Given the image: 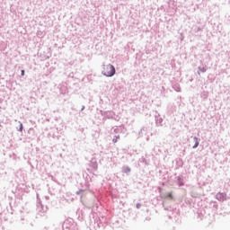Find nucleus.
Wrapping results in <instances>:
<instances>
[{"instance_id":"nucleus-1","label":"nucleus","mask_w":230,"mask_h":230,"mask_svg":"<svg viewBox=\"0 0 230 230\" xmlns=\"http://www.w3.org/2000/svg\"><path fill=\"white\" fill-rule=\"evenodd\" d=\"M102 75H103V76L111 78L114 76V75H116V67H114V66L111 64L106 65L102 71Z\"/></svg>"},{"instance_id":"nucleus-2","label":"nucleus","mask_w":230,"mask_h":230,"mask_svg":"<svg viewBox=\"0 0 230 230\" xmlns=\"http://www.w3.org/2000/svg\"><path fill=\"white\" fill-rule=\"evenodd\" d=\"M88 166L92 168L93 172H98V159H96V157H92L89 161Z\"/></svg>"},{"instance_id":"nucleus-3","label":"nucleus","mask_w":230,"mask_h":230,"mask_svg":"<svg viewBox=\"0 0 230 230\" xmlns=\"http://www.w3.org/2000/svg\"><path fill=\"white\" fill-rule=\"evenodd\" d=\"M216 199L218 202H226V200H229V197L226 192H217L216 194Z\"/></svg>"},{"instance_id":"nucleus-4","label":"nucleus","mask_w":230,"mask_h":230,"mask_svg":"<svg viewBox=\"0 0 230 230\" xmlns=\"http://www.w3.org/2000/svg\"><path fill=\"white\" fill-rule=\"evenodd\" d=\"M36 207H37V211H39V213H48V209H49L48 206H44L40 201V199H38Z\"/></svg>"},{"instance_id":"nucleus-5","label":"nucleus","mask_w":230,"mask_h":230,"mask_svg":"<svg viewBox=\"0 0 230 230\" xmlns=\"http://www.w3.org/2000/svg\"><path fill=\"white\" fill-rule=\"evenodd\" d=\"M155 119L156 127H163V121H164V119L161 117V114H159L158 111H155Z\"/></svg>"},{"instance_id":"nucleus-6","label":"nucleus","mask_w":230,"mask_h":230,"mask_svg":"<svg viewBox=\"0 0 230 230\" xmlns=\"http://www.w3.org/2000/svg\"><path fill=\"white\" fill-rule=\"evenodd\" d=\"M116 113L114 111H104V118L107 119H114Z\"/></svg>"},{"instance_id":"nucleus-7","label":"nucleus","mask_w":230,"mask_h":230,"mask_svg":"<svg viewBox=\"0 0 230 230\" xmlns=\"http://www.w3.org/2000/svg\"><path fill=\"white\" fill-rule=\"evenodd\" d=\"M178 186H184V176L180 175L176 177Z\"/></svg>"},{"instance_id":"nucleus-8","label":"nucleus","mask_w":230,"mask_h":230,"mask_svg":"<svg viewBox=\"0 0 230 230\" xmlns=\"http://www.w3.org/2000/svg\"><path fill=\"white\" fill-rule=\"evenodd\" d=\"M200 98L202 100H207L208 98H209V92H208V91L201 92Z\"/></svg>"},{"instance_id":"nucleus-9","label":"nucleus","mask_w":230,"mask_h":230,"mask_svg":"<svg viewBox=\"0 0 230 230\" xmlns=\"http://www.w3.org/2000/svg\"><path fill=\"white\" fill-rule=\"evenodd\" d=\"M193 141H194V146H192V148H198L199 147V145H200V139L197 137H193Z\"/></svg>"},{"instance_id":"nucleus-10","label":"nucleus","mask_w":230,"mask_h":230,"mask_svg":"<svg viewBox=\"0 0 230 230\" xmlns=\"http://www.w3.org/2000/svg\"><path fill=\"white\" fill-rule=\"evenodd\" d=\"M162 199H169L170 200H173V194L172 192H169L167 194H164L162 196Z\"/></svg>"},{"instance_id":"nucleus-11","label":"nucleus","mask_w":230,"mask_h":230,"mask_svg":"<svg viewBox=\"0 0 230 230\" xmlns=\"http://www.w3.org/2000/svg\"><path fill=\"white\" fill-rule=\"evenodd\" d=\"M204 31V27H199V26L193 27L194 33H201V31Z\"/></svg>"},{"instance_id":"nucleus-12","label":"nucleus","mask_w":230,"mask_h":230,"mask_svg":"<svg viewBox=\"0 0 230 230\" xmlns=\"http://www.w3.org/2000/svg\"><path fill=\"white\" fill-rule=\"evenodd\" d=\"M172 89H174L176 93H181V84L179 83L173 84Z\"/></svg>"},{"instance_id":"nucleus-13","label":"nucleus","mask_w":230,"mask_h":230,"mask_svg":"<svg viewBox=\"0 0 230 230\" xmlns=\"http://www.w3.org/2000/svg\"><path fill=\"white\" fill-rule=\"evenodd\" d=\"M59 93H60V94H66V93H67V86L61 85L59 87Z\"/></svg>"},{"instance_id":"nucleus-14","label":"nucleus","mask_w":230,"mask_h":230,"mask_svg":"<svg viewBox=\"0 0 230 230\" xmlns=\"http://www.w3.org/2000/svg\"><path fill=\"white\" fill-rule=\"evenodd\" d=\"M130 172H132V170L130 169V167H128V166H123V167H122V172H123V173H130Z\"/></svg>"},{"instance_id":"nucleus-15","label":"nucleus","mask_w":230,"mask_h":230,"mask_svg":"<svg viewBox=\"0 0 230 230\" xmlns=\"http://www.w3.org/2000/svg\"><path fill=\"white\" fill-rule=\"evenodd\" d=\"M206 71H208V69L206 67H201V66H199L198 67V75H200V73H206Z\"/></svg>"},{"instance_id":"nucleus-16","label":"nucleus","mask_w":230,"mask_h":230,"mask_svg":"<svg viewBox=\"0 0 230 230\" xmlns=\"http://www.w3.org/2000/svg\"><path fill=\"white\" fill-rule=\"evenodd\" d=\"M118 139H119V135L114 136L112 139V143H118Z\"/></svg>"},{"instance_id":"nucleus-17","label":"nucleus","mask_w":230,"mask_h":230,"mask_svg":"<svg viewBox=\"0 0 230 230\" xmlns=\"http://www.w3.org/2000/svg\"><path fill=\"white\" fill-rule=\"evenodd\" d=\"M140 163H144L145 164H148V163H146V158H145V156H142L140 159H139Z\"/></svg>"},{"instance_id":"nucleus-18","label":"nucleus","mask_w":230,"mask_h":230,"mask_svg":"<svg viewBox=\"0 0 230 230\" xmlns=\"http://www.w3.org/2000/svg\"><path fill=\"white\" fill-rule=\"evenodd\" d=\"M20 123V126H19V128H18V132H22L24 127L22 126V124L21 123V121H19Z\"/></svg>"},{"instance_id":"nucleus-19","label":"nucleus","mask_w":230,"mask_h":230,"mask_svg":"<svg viewBox=\"0 0 230 230\" xmlns=\"http://www.w3.org/2000/svg\"><path fill=\"white\" fill-rule=\"evenodd\" d=\"M82 193H84V190L80 189L79 190H77V191L75 192V195H80V194H82Z\"/></svg>"},{"instance_id":"nucleus-20","label":"nucleus","mask_w":230,"mask_h":230,"mask_svg":"<svg viewBox=\"0 0 230 230\" xmlns=\"http://www.w3.org/2000/svg\"><path fill=\"white\" fill-rule=\"evenodd\" d=\"M136 208L137 209H141V203H137Z\"/></svg>"},{"instance_id":"nucleus-21","label":"nucleus","mask_w":230,"mask_h":230,"mask_svg":"<svg viewBox=\"0 0 230 230\" xmlns=\"http://www.w3.org/2000/svg\"><path fill=\"white\" fill-rule=\"evenodd\" d=\"M143 130H145L144 128H142L140 129V131L138 132L139 136H143Z\"/></svg>"},{"instance_id":"nucleus-22","label":"nucleus","mask_w":230,"mask_h":230,"mask_svg":"<svg viewBox=\"0 0 230 230\" xmlns=\"http://www.w3.org/2000/svg\"><path fill=\"white\" fill-rule=\"evenodd\" d=\"M24 73H25L24 70H21V75H22V76H24Z\"/></svg>"},{"instance_id":"nucleus-23","label":"nucleus","mask_w":230,"mask_h":230,"mask_svg":"<svg viewBox=\"0 0 230 230\" xmlns=\"http://www.w3.org/2000/svg\"><path fill=\"white\" fill-rule=\"evenodd\" d=\"M85 110V106H82V108H81V112L83 111H84Z\"/></svg>"},{"instance_id":"nucleus-24","label":"nucleus","mask_w":230,"mask_h":230,"mask_svg":"<svg viewBox=\"0 0 230 230\" xmlns=\"http://www.w3.org/2000/svg\"><path fill=\"white\" fill-rule=\"evenodd\" d=\"M101 114H102V116H105V111H101Z\"/></svg>"},{"instance_id":"nucleus-25","label":"nucleus","mask_w":230,"mask_h":230,"mask_svg":"<svg viewBox=\"0 0 230 230\" xmlns=\"http://www.w3.org/2000/svg\"><path fill=\"white\" fill-rule=\"evenodd\" d=\"M73 200H75V199L72 198V199H71V202H73Z\"/></svg>"},{"instance_id":"nucleus-26","label":"nucleus","mask_w":230,"mask_h":230,"mask_svg":"<svg viewBox=\"0 0 230 230\" xmlns=\"http://www.w3.org/2000/svg\"><path fill=\"white\" fill-rule=\"evenodd\" d=\"M46 199H47V200H48V199H49V197L46 196Z\"/></svg>"}]
</instances>
